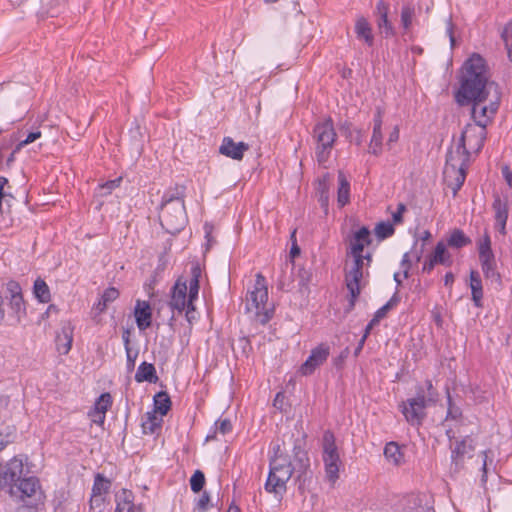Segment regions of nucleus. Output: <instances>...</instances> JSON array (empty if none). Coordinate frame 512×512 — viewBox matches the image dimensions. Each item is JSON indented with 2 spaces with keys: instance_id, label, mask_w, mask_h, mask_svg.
<instances>
[{
  "instance_id": "f257e3e1",
  "label": "nucleus",
  "mask_w": 512,
  "mask_h": 512,
  "mask_svg": "<svg viewBox=\"0 0 512 512\" xmlns=\"http://www.w3.org/2000/svg\"><path fill=\"white\" fill-rule=\"evenodd\" d=\"M201 273L198 264L192 265L190 277H179L171 290L170 308L180 313L185 311L189 323L196 318L195 301L198 299Z\"/></svg>"
},
{
  "instance_id": "f03ea898",
  "label": "nucleus",
  "mask_w": 512,
  "mask_h": 512,
  "mask_svg": "<svg viewBox=\"0 0 512 512\" xmlns=\"http://www.w3.org/2000/svg\"><path fill=\"white\" fill-rule=\"evenodd\" d=\"M460 105L472 103V118L475 124L486 127L494 118L500 103L499 87L491 83L487 89L476 91L471 97H460L456 95Z\"/></svg>"
},
{
  "instance_id": "7ed1b4c3",
  "label": "nucleus",
  "mask_w": 512,
  "mask_h": 512,
  "mask_svg": "<svg viewBox=\"0 0 512 512\" xmlns=\"http://www.w3.org/2000/svg\"><path fill=\"white\" fill-rule=\"evenodd\" d=\"M491 83L485 60L479 54H473L464 63L461 86L456 95L471 97L476 91L487 89Z\"/></svg>"
},
{
  "instance_id": "20e7f679",
  "label": "nucleus",
  "mask_w": 512,
  "mask_h": 512,
  "mask_svg": "<svg viewBox=\"0 0 512 512\" xmlns=\"http://www.w3.org/2000/svg\"><path fill=\"white\" fill-rule=\"evenodd\" d=\"M246 312L260 324H266L273 315V307L268 303V289L265 278L256 275L255 284L246 296Z\"/></svg>"
},
{
  "instance_id": "39448f33",
  "label": "nucleus",
  "mask_w": 512,
  "mask_h": 512,
  "mask_svg": "<svg viewBox=\"0 0 512 512\" xmlns=\"http://www.w3.org/2000/svg\"><path fill=\"white\" fill-rule=\"evenodd\" d=\"M370 264H366V260H358L345 258L344 274L345 285L350 294L349 310H351L362 288L365 286V275H368Z\"/></svg>"
},
{
  "instance_id": "423d86ee",
  "label": "nucleus",
  "mask_w": 512,
  "mask_h": 512,
  "mask_svg": "<svg viewBox=\"0 0 512 512\" xmlns=\"http://www.w3.org/2000/svg\"><path fill=\"white\" fill-rule=\"evenodd\" d=\"M468 161L463 153L448 151L443 175L445 183L452 190L454 196L465 181Z\"/></svg>"
},
{
  "instance_id": "0eeeda50",
  "label": "nucleus",
  "mask_w": 512,
  "mask_h": 512,
  "mask_svg": "<svg viewBox=\"0 0 512 512\" xmlns=\"http://www.w3.org/2000/svg\"><path fill=\"white\" fill-rule=\"evenodd\" d=\"M293 473L289 459L285 456H276L270 463V472L265 485L268 492L282 495L286 491V483Z\"/></svg>"
},
{
  "instance_id": "6e6552de",
  "label": "nucleus",
  "mask_w": 512,
  "mask_h": 512,
  "mask_svg": "<svg viewBox=\"0 0 512 512\" xmlns=\"http://www.w3.org/2000/svg\"><path fill=\"white\" fill-rule=\"evenodd\" d=\"M486 138V127L478 124H467L461 133L457 144L450 148V151H459L469 160L471 153H478L484 145Z\"/></svg>"
},
{
  "instance_id": "1a4fd4ad",
  "label": "nucleus",
  "mask_w": 512,
  "mask_h": 512,
  "mask_svg": "<svg viewBox=\"0 0 512 512\" xmlns=\"http://www.w3.org/2000/svg\"><path fill=\"white\" fill-rule=\"evenodd\" d=\"M162 227L169 233L179 232L186 223L185 206L182 200L170 199L165 202L159 214Z\"/></svg>"
},
{
  "instance_id": "9d476101",
  "label": "nucleus",
  "mask_w": 512,
  "mask_h": 512,
  "mask_svg": "<svg viewBox=\"0 0 512 512\" xmlns=\"http://www.w3.org/2000/svg\"><path fill=\"white\" fill-rule=\"evenodd\" d=\"M371 243L372 236L368 227L361 226L353 230L348 238L345 258L366 260V264H371L372 253L369 251Z\"/></svg>"
},
{
  "instance_id": "9b49d317",
  "label": "nucleus",
  "mask_w": 512,
  "mask_h": 512,
  "mask_svg": "<svg viewBox=\"0 0 512 512\" xmlns=\"http://www.w3.org/2000/svg\"><path fill=\"white\" fill-rule=\"evenodd\" d=\"M323 462L325 466V475L328 482L334 485L339 479L341 460L338 448L335 443V437L332 432L325 431L322 441Z\"/></svg>"
},
{
  "instance_id": "f8f14e48",
  "label": "nucleus",
  "mask_w": 512,
  "mask_h": 512,
  "mask_svg": "<svg viewBox=\"0 0 512 512\" xmlns=\"http://www.w3.org/2000/svg\"><path fill=\"white\" fill-rule=\"evenodd\" d=\"M316 142V157L319 163L324 164L331 153L336 140V132L331 120L319 123L314 128L313 135Z\"/></svg>"
},
{
  "instance_id": "ddd939ff",
  "label": "nucleus",
  "mask_w": 512,
  "mask_h": 512,
  "mask_svg": "<svg viewBox=\"0 0 512 512\" xmlns=\"http://www.w3.org/2000/svg\"><path fill=\"white\" fill-rule=\"evenodd\" d=\"M24 472V459L21 456H14L0 472V489L9 490L12 485L18 483Z\"/></svg>"
},
{
  "instance_id": "4468645a",
  "label": "nucleus",
  "mask_w": 512,
  "mask_h": 512,
  "mask_svg": "<svg viewBox=\"0 0 512 512\" xmlns=\"http://www.w3.org/2000/svg\"><path fill=\"white\" fill-rule=\"evenodd\" d=\"M428 402L422 394L416 398L408 399L400 405L405 419L412 425H419L425 417V408Z\"/></svg>"
},
{
  "instance_id": "2eb2a0df",
  "label": "nucleus",
  "mask_w": 512,
  "mask_h": 512,
  "mask_svg": "<svg viewBox=\"0 0 512 512\" xmlns=\"http://www.w3.org/2000/svg\"><path fill=\"white\" fill-rule=\"evenodd\" d=\"M475 451L474 439L472 436L456 441L451 448V465L455 472L463 468L466 458H471Z\"/></svg>"
},
{
  "instance_id": "dca6fc26",
  "label": "nucleus",
  "mask_w": 512,
  "mask_h": 512,
  "mask_svg": "<svg viewBox=\"0 0 512 512\" xmlns=\"http://www.w3.org/2000/svg\"><path fill=\"white\" fill-rule=\"evenodd\" d=\"M39 489L38 480L35 477H27L12 485L7 492L15 500L25 503L27 499L34 497Z\"/></svg>"
},
{
  "instance_id": "f3484780",
  "label": "nucleus",
  "mask_w": 512,
  "mask_h": 512,
  "mask_svg": "<svg viewBox=\"0 0 512 512\" xmlns=\"http://www.w3.org/2000/svg\"><path fill=\"white\" fill-rule=\"evenodd\" d=\"M330 354L329 347L320 344L316 348L311 350L309 357L300 366L299 373L302 376H309L315 372L328 358Z\"/></svg>"
},
{
  "instance_id": "a211bd4d",
  "label": "nucleus",
  "mask_w": 512,
  "mask_h": 512,
  "mask_svg": "<svg viewBox=\"0 0 512 512\" xmlns=\"http://www.w3.org/2000/svg\"><path fill=\"white\" fill-rule=\"evenodd\" d=\"M6 297L9 299L10 309L18 319L26 314L22 288L18 282L10 280L6 283Z\"/></svg>"
},
{
  "instance_id": "6ab92c4d",
  "label": "nucleus",
  "mask_w": 512,
  "mask_h": 512,
  "mask_svg": "<svg viewBox=\"0 0 512 512\" xmlns=\"http://www.w3.org/2000/svg\"><path fill=\"white\" fill-rule=\"evenodd\" d=\"M383 111L377 109L375 117L373 119L372 136L369 143V153L379 156L383 151Z\"/></svg>"
},
{
  "instance_id": "aec40b11",
  "label": "nucleus",
  "mask_w": 512,
  "mask_h": 512,
  "mask_svg": "<svg viewBox=\"0 0 512 512\" xmlns=\"http://www.w3.org/2000/svg\"><path fill=\"white\" fill-rule=\"evenodd\" d=\"M112 397L109 393H102L95 401L94 406L89 411L88 416L94 424L99 426L104 424L106 412L112 406Z\"/></svg>"
},
{
  "instance_id": "412c9836",
  "label": "nucleus",
  "mask_w": 512,
  "mask_h": 512,
  "mask_svg": "<svg viewBox=\"0 0 512 512\" xmlns=\"http://www.w3.org/2000/svg\"><path fill=\"white\" fill-rule=\"evenodd\" d=\"M248 150L247 143L235 142L231 137H224L219 147L220 154L237 161L242 160Z\"/></svg>"
},
{
  "instance_id": "4be33fe9",
  "label": "nucleus",
  "mask_w": 512,
  "mask_h": 512,
  "mask_svg": "<svg viewBox=\"0 0 512 512\" xmlns=\"http://www.w3.org/2000/svg\"><path fill=\"white\" fill-rule=\"evenodd\" d=\"M134 317L140 330H146L152 323V308L149 302L137 300L134 308Z\"/></svg>"
},
{
  "instance_id": "5701e85b",
  "label": "nucleus",
  "mask_w": 512,
  "mask_h": 512,
  "mask_svg": "<svg viewBox=\"0 0 512 512\" xmlns=\"http://www.w3.org/2000/svg\"><path fill=\"white\" fill-rule=\"evenodd\" d=\"M354 31L359 41L363 42L369 47L373 46L374 34L372 26L365 17L359 16L356 18Z\"/></svg>"
},
{
  "instance_id": "b1692460",
  "label": "nucleus",
  "mask_w": 512,
  "mask_h": 512,
  "mask_svg": "<svg viewBox=\"0 0 512 512\" xmlns=\"http://www.w3.org/2000/svg\"><path fill=\"white\" fill-rule=\"evenodd\" d=\"M495 228L502 234H506V223L508 219V205L500 197H496L493 202Z\"/></svg>"
},
{
  "instance_id": "393cba45",
  "label": "nucleus",
  "mask_w": 512,
  "mask_h": 512,
  "mask_svg": "<svg viewBox=\"0 0 512 512\" xmlns=\"http://www.w3.org/2000/svg\"><path fill=\"white\" fill-rule=\"evenodd\" d=\"M378 14L377 25L380 33L384 34L385 37H391L395 34L394 28L388 19L389 5L384 1H379L376 5Z\"/></svg>"
},
{
  "instance_id": "a878e982",
  "label": "nucleus",
  "mask_w": 512,
  "mask_h": 512,
  "mask_svg": "<svg viewBox=\"0 0 512 512\" xmlns=\"http://www.w3.org/2000/svg\"><path fill=\"white\" fill-rule=\"evenodd\" d=\"M73 343V327L70 324H66L61 328L60 333L56 336V348L57 351L62 355H67Z\"/></svg>"
},
{
  "instance_id": "bb28decb",
  "label": "nucleus",
  "mask_w": 512,
  "mask_h": 512,
  "mask_svg": "<svg viewBox=\"0 0 512 512\" xmlns=\"http://www.w3.org/2000/svg\"><path fill=\"white\" fill-rule=\"evenodd\" d=\"M448 402L449 407L445 418V425L447 427L446 435L451 440L456 436V431H454L453 427L457 426V424L462 421V412L458 407L452 404L450 397L448 398Z\"/></svg>"
},
{
  "instance_id": "cd10ccee",
  "label": "nucleus",
  "mask_w": 512,
  "mask_h": 512,
  "mask_svg": "<svg viewBox=\"0 0 512 512\" xmlns=\"http://www.w3.org/2000/svg\"><path fill=\"white\" fill-rule=\"evenodd\" d=\"M111 483L103 475L97 474L94 479L92 487L91 505L94 503L100 504L102 502V496L108 493Z\"/></svg>"
},
{
  "instance_id": "c85d7f7f",
  "label": "nucleus",
  "mask_w": 512,
  "mask_h": 512,
  "mask_svg": "<svg viewBox=\"0 0 512 512\" xmlns=\"http://www.w3.org/2000/svg\"><path fill=\"white\" fill-rule=\"evenodd\" d=\"M384 457L386 461L393 466H400L405 458L400 446L396 442H389L384 448Z\"/></svg>"
},
{
  "instance_id": "c756f323",
  "label": "nucleus",
  "mask_w": 512,
  "mask_h": 512,
  "mask_svg": "<svg viewBox=\"0 0 512 512\" xmlns=\"http://www.w3.org/2000/svg\"><path fill=\"white\" fill-rule=\"evenodd\" d=\"M163 416L157 412H147L142 421V429L145 434H154L161 429Z\"/></svg>"
},
{
  "instance_id": "7c9ffc66",
  "label": "nucleus",
  "mask_w": 512,
  "mask_h": 512,
  "mask_svg": "<svg viewBox=\"0 0 512 512\" xmlns=\"http://www.w3.org/2000/svg\"><path fill=\"white\" fill-rule=\"evenodd\" d=\"M470 288L472 300L476 307H482L483 287L480 275L477 271L470 272Z\"/></svg>"
},
{
  "instance_id": "2f4dec72",
  "label": "nucleus",
  "mask_w": 512,
  "mask_h": 512,
  "mask_svg": "<svg viewBox=\"0 0 512 512\" xmlns=\"http://www.w3.org/2000/svg\"><path fill=\"white\" fill-rule=\"evenodd\" d=\"M338 183L337 203L340 207H344L350 201V183L342 171L338 172Z\"/></svg>"
},
{
  "instance_id": "473e14b6",
  "label": "nucleus",
  "mask_w": 512,
  "mask_h": 512,
  "mask_svg": "<svg viewBox=\"0 0 512 512\" xmlns=\"http://www.w3.org/2000/svg\"><path fill=\"white\" fill-rule=\"evenodd\" d=\"M486 279L501 284V276L496 269L495 257L479 259Z\"/></svg>"
},
{
  "instance_id": "72a5a7b5",
  "label": "nucleus",
  "mask_w": 512,
  "mask_h": 512,
  "mask_svg": "<svg viewBox=\"0 0 512 512\" xmlns=\"http://www.w3.org/2000/svg\"><path fill=\"white\" fill-rule=\"evenodd\" d=\"M119 295L120 292L117 288L108 287L102 293L98 303L95 305V309L99 313H103L111 303L118 299Z\"/></svg>"
},
{
  "instance_id": "f704fd0d",
  "label": "nucleus",
  "mask_w": 512,
  "mask_h": 512,
  "mask_svg": "<svg viewBox=\"0 0 512 512\" xmlns=\"http://www.w3.org/2000/svg\"><path fill=\"white\" fill-rule=\"evenodd\" d=\"M434 263L450 266L452 264L451 255L448 252L444 242H438L435 246L433 253L430 255Z\"/></svg>"
},
{
  "instance_id": "c9c22d12",
  "label": "nucleus",
  "mask_w": 512,
  "mask_h": 512,
  "mask_svg": "<svg viewBox=\"0 0 512 512\" xmlns=\"http://www.w3.org/2000/svg\"><path fill=\"white\" fill-rule=\"evenodd\" d=\"M33 294L35 298L41 303H48L51 300V293L49 286L47 283L41 279L37 278L33 285Z\"/></svg>"
},
{
  "instance_id": "e433bc0d",
  "label": "nucleus",
  "mask_w": 512,
  "mask_h": 512,
  "mask_svg": "<svg viewBox=\"0 0 512 512\" xmlns=\"http://www.w3.org/2000/svg\"><path fill=\"white\" fill-rule=\"evenodd\" d=\"M155 373H156L155 367L152 364L143 362L138 367V370L135 374V380L137 382H143V381L153 382L156 380Z\"/></svg>"
},
{
  "instance_id": "4c0bfd02",
  "label": "nucleus",
  "mask_w": 512,
  "mask_h": 512,
  "mask_svg": "<svg viewBox=\"0 0 512 512\" xmlns=\"http://www.w3.org/2000/svg\"><path fill=\"white\" fill-rule=\"evenodd\" d=\"M171 408V401L167 393L159 392L154 397V410L153 412L159 413L163 417L168 413Z\"/></svg>"
},
{
  "instance_id": "58836bf2",
  "label": "nucleus",
  "mask_w": 512,
  "mask_h": 512,
  "mask_svg": "<svg viewBox=\"0 0 512 512\" xmlns=\"http://www.w3.org/2000/svg\"><path fill=\"white\" fill-rule=\"evenodd\" d=\"M448 245L451 247L461 248L471 243V239L467 237L460 229H454L448 238Z\"/></svg>"
},
{
  "instance_id": "ea45409f",
  "label": "nucleus",
  "mask_w": 512,
  "mask_h": 512,
  "mask_svg": "<svg viewBox=\"0 0 512 512\" xmlns=\"http://www.w3.org/2000/svg\"><path fill=\"white\" fill-rule=\"evenodd\" d=\"M33 92L28 86H19L14 93V99L17 104L27 107L32 99Z\"/></svg>"
},
{
  "instance_id": "a19ab883",
  "label": "nucleus",
  "mask_w": 512,
  "mask_h": 512,
  "mask_svg": "<svg viewBox=\"0 0 512 512\" xmlns=\"http://www.w3.org/2000/svg\"><path fill=\"white\" fill-rule=\"evenodd\" d=\"M479 259L494 257L491 240L487 232L478 241Z\"/></svg>"
},
{
  "instance_id": "79ce46f5",
  "label": "nucleus",
  "mask_w": 512,
  "mask_h": 512,
  "mask_svg": "<svg viewBox=\"0 0 512 512\" xmlns=\"http://www.w3.org/2000/svg\"><path fill=\"white\" fill-rule=\"evenodd\" d=\"M415 8L411 5H405L401 10V24L405 30V32L410 31L413 20L415 18Z\"/></svg>"
},
{
  "instance_id": "37998d69",
  "label": "nucleus",
  "mask_w": 512,
  "mask_h": 512,
  "mask_svg": "<svg viewBox=\"0 0 512 512\" xmlns=\"http://www.w3.org/2000/svg\"><path fill=\"white\" fill-rule=\"evenodd\" d=\"M42 137V132L38 129L30 131L27 133L25 138L20 140L17 145L14 148V152H20L23 148L27 147L28 145L36 142Z\"/></svg>"
},
{
  "instance_id": "c03bdc74",
  "label": "nucleus",
  "mask_w": 512,
  "mask_h": 512,
  "mask_svg": "<svg viewBox=\"0 0 512 512\" xmlns=\"http://www.w3.org/2000/svg\"><path fill=\"white\" fill-rule=\"evenodd\" d=\"M15 439V427H7L5 430H0V452L4 450L9 444L13 443Z\"/></svg>"
},
{
  "instance_id": "a18cd8bd",
  "label": "nucleus",
  "mask_w": 512,
  "mask_h": 512,
  "mask_svg": "<svg viewBox=\"0 0 512 512\" xmlns=\"http://www.w3.org/2000/svg\"><path fill=\"white\" fill-rule=\"evenodd\" d=\"M376 236L383 240L387 237H390L394 234V226L390 222H380L374 228Z\"/></svg>"
},
{
  "instance_id": "49530a36",
  "label": "nucleus",
  "mask_w": 512,
  "mask_h": 512,
  "mask_svg": "<svg viewBox=\"0 0 512 512\" xmlns=\"http://www.w3.org/2000/svg\"><path fill=\"white\" fill-rule=\"evenodd\" d=\"M205 484V476L202 471L196 470L190 478L191 490L195 493L202 490Z\"/></svg>"
},
{
  "instance_id": "de8ad7c7",
  "label": "nucleus",
  "mask_w": 512,
  "mask_h": 512,
  "mask_svg": "<svg viewBox=\"0 0 512 512\" xmlns=\"http://www.w3.org/2000/svg\"><path fill=\"white\" fill-rule=\"evenodd\" d=\"M502 38L507 49L508 57L512 60V20L505 26Z\"/></svg>"
},
{
  "instance_id": "09e8293b",
  "label": "nucleus",
  "mask_w": 512,
  "mask_h": 512,
  "mask_svg": "<svg viewBox=\"0 0 512 512\" xmlns=\"http://www.w3.org/2000/svg\"><path fill=\"white\" fill-rule=\"evenodd\" d=\"M124 499L123 501H118L116 505V512H134L133 511V503L129 499L130 493L127 491H123Z\"/></svg>"
},
{
  "instance_id": "8fccbe9b",
  "label": "nucleus",
  "mask_w": 512,
  "mask_h": 512,
  "mask_svg": "<svg viewBox=\"0 0 512 512\" xmlns=\"http://www.w3.org/2000/svg\"><path fill=\"white\" fill-rule=\"evenodd\" d=\"M412 253L407 252L403 255L402 262H401V268H402V274L403 278H408L409 270L411 268V261H412Z\"/></svg>"
},
{
  "instance_id": "3c124183",
  "label": "nucleus",
  "mask_w": 512,
  "mask_h": 512,
  "mask_svg": "<svg viewBox=\"0 0 512 512\" xmlns=\"http://www.w3.org/2000/svg\"><path fill=\"white\" fill-rule=\"evenodd\" d=\"M326 187V191L329 192L330 187V175L327 173L317 182V191L321 194V190Z\"/></svg>"
},
{
  "instance_id": "603ef678",
  "label": "nucleus",
  "mask_w": 512,
  "mask_h": 512,
  "mask_svg": "<svg viewBox=\"0 0 512 512\" xmlns=\"http://www.w3.org/2000/svg\"><path fill=\"white\" fill-rule=\"evenodd\" d=\"M406 211V207L404 204L400 203L398 204L397 210L392 214L393 222L394 223H401L402 222V216L403 213Z\"/></svg>"
},
{
  "instance_id": "864d4df0",
  "label": "nucleus",
  "mask_w": 512,
  "mask_h": 512,
  "mask_svg": "<svg viewBox=\"0 0 512 512\" xmlns=\"http://www.w3.org/2000/svg\"><path fill=\"white\" fill-rule=\"evenodd\" d=\"M231 429L232 425L228 419H223L217 422V430L220 431L222 434H226L227 432L231 431Z\"/></svg>"
},
{
  "instance_id": "5fc2aeb1",
  "label": "nucleus",
  "mask_w": 512,
  "mask_h": 512,
  "mask_svg": "<svg viewBox=\"0 0 512 512\" xmlns=\"http://www.w3.org/2000/svg\"><path fill=\"white\" fill-rule=\"evenodd\" d=\"M121 180V177H119L115 180L107 181L105 184L101 185V189H106L107 192L110 193L113 189L119 187Z\"/></svg>"
},
{
  "instance_id": "6e6d98bb",
  "label": "nucleus",
  "mask_w": 512,
  "mask_h": 512,
  "mask_svg": "<svg viewBox=\"0 0 512 512\" xmlns=\"http://www.w3.org/2000/svg\"><path fill=\"white\" fill-rule=\"evenodd\" d=\"M398 139H399V128L397 126H394L392 128V130L389 132L387 146H390L391 144L397 142Z\"/></svg>"
},
{
  "instance_id": "4d7b16f0",
  "label": "nucleus",
  "mask_w": 512,
  "mask_h": 512,
  "mask_svg": "<svg viewBox=\"0 0 512 512\" xmlns=\"http://www.w3.org/2000/svg\"><path fill=\"white\" fill-rule=\"evenodd\" d=\"M490 453V450H485L482 452V471H483V475H482V481H486V478H487V459H488V454Z\"/></svg>"
},
{
  "instance_id": "13d9d810",
  "label": "nucleus",
  "mask_w": 512,
  "mask_h": 512,
  "mask_svg": "<svg viewBox=\"0 0 512 512\" xmlns=\"http://www.w3.org/2000/svg\"><path fill=\"white\" fill-rule=\"evenodd\" d=\"M319 202L321 206L325 209L328 208L329 203V192L326 191V187L321 190V194H319Z\"/></svg>"
},
{
  "instance_id": "bf43d9fd",
  "label": "nucleus",
  "mask_w": 512,
  "mask_h": 512,
  "mask_svg": "<svg viewBox=\"0 0 512 512\" xmlns=\"http://www.w3.org/2000/svg\"><path fill=\"white\" fill-rule=\"evenodd\" d=\"M209 503V496L207 494H203L198 502H197V509L199 511H204L207 509Z\"/></svg>"
},
{
  "instance_id": "052dcab7",
  "label": "nucleus",
  "mask_w": 512,
  "mask_h": 512,
  "mask_svg": "<svg viewBox=\"0 0 512 512\" xmlns=\"http://www.w3.org/2000/svg\"><path fill=\"white\" fill-rule=\"evenodd\" d=\"M427 390L429 392L428 398L426 401L429 402H435L437 398V393L433 390V385L430 380L426 381Z\"/></svg>"
},
{
  "instance_id": "680f3d73",
  "label": "nucleus",
  "mask_w": 512,
  "mask_h": 512,
  "mask_svg": "<svg viewBox=\"0 0 512 512\" xmlns=\"http://www.w3.org/2000/svg\"><path fill=\"white\" fill-rule=\"evenodd\" d=\"M295 233H296V231H294L291 236V238L293 239V244H292V247L290 250V256L292 259L296 258L300 254V248L296 243Z\"/></svg>"
},
{
  "instance_id": "e2e57ef3",
  "label": "nucleus",
  "mask_w": 512,
  "mask_h": 512,
  "mask_svg": "<svg viewBox=\"0 0 512 512\" xmlns=\"http://www.w3.org/2000/svg\"><path fill=\"white\" fill-rule=\"evenodd\" d=\"M502 175L507 184L512 187V171L508 165L502 167Z\"/></svg>"
},
{
  "instance_id": "0e129e2a",
  "label": "nucleus",
  "mask_w": 512,
  "mask_h": 512,
  "mask_svg": "<svg viewBox=\"0 0 512 512\" xmlns=\"http://www.w3.org/2000/svg\"><path fill=\"white\" fill-rule=\"evenodd\" d=\"M392 307V304H391V301H389L388 303H386L384 306H382L380 309L377 310V312L375 313V315L379 318V319H382L386 316V313L388 312V310Z\"/></svg>"
},
{
  "instance_id": "69168bd1",
  "label": "nucleus",
  "mask_w": 512,
  "mask_h": 512,
  "mask_svg": "<svg viewBox=\"0 0 512 512\" xmlns=\"http://www.w3.org/2000/svg\"><path fill=\"white\" fill-rule=\"evenodd\" d=\"M437 263H434L433 259L429 256L428 259L423 264V272L430 273Z\"/></svg>"
},
{
  "instance_id": "338daca9",
  "label": "nucleus",
  "mask_w": 512,
  "mask_h": 512,
  "mask_svg": "<svg viewBox=\"0 0 512 512\" xmlns=\"http://www.w3.org/2000/svg\"><path fill=\"white\" fill-rule=\"evenodd\" d=\"M447 34L449 36L451 46L453 47L454 43H455V38H454V35H453V25H452L451 20H449L447 22Z\"/></svg>"
},
{
  "instance_id": "774afa93",
  "label": "nucleus",
  "mask_w": 512,
  "mask_h": 512,
  "mask_svg": "<svg viewBox=\"0 0 512 512\" xmlns=\"http://www.w3.org/2000/svg\"><path fill=\"white\" fill-rule=\"evenodd\" d=\"M454 282V275L452 272H447L444 276V285L451 287Z\"/></svg>"
}]
</instances>
